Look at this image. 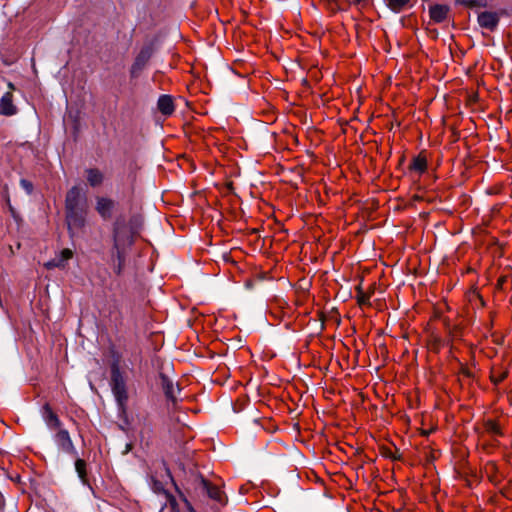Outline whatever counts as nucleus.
<instances>
[{
	"mask_svg": "<svg viewBox=\"0 0 512 512\" xmlns=\"http://www.w3.org/2000/svg\"><path fill=\"white\" fill-rule=\"evenodd\" d=\"M157 107L163 115H172L175 110L173 98L170 95H161L157 101Z\"/></svg>",
	"mask_w": 512,
	"mask_h": 512,
	"instance_id": "1a4fd4ad",
	"label": "nucleus"
},
{
	"mask_svg": "<svg viewBox=\"0 0 512 512\" xmlns=\"http://www.w3.org/2000/svg\"><path fill=\"white\" fill-rule=\"evenodd\" d=\"M111 388L119 408L124 411L128 401L125 380L117 367L111 371Z\"/></svg>",
	"mask_w": 512,
	"mask_h": 512,
	"instance_id": "f257e3e1",
	"label": "nucleus"
},
{
	"mask_svg": "<svg viewBox=\"0 0 512 512\" xmlns=\"http://www.w3.org/2000/svg\"><path fill=\"white\" fill-rule=\"evenodd\" d=\"M410 169L411 170H414L420 174H422L423 172H425V170L427 169V160L425 157L421 156V155H418L417 157H415L412 161V163L410 164Z\"/></svg>",
	"mask_w": 512,
	"mask_h": 512,
	"instance_id": "dca6fc26",
	"label": "nucleus"
},
{
	"mask_svg": "<svg viewBox=\"0 0 512 512\" xmlns=\"http://www.w3.org/2000/svg\"><path fill=\"white\" fill-rule=\"evenodd\" d=\"M114 207L115 202L112 199L107 197H97L95 209L104 220H108L112 217Z\"/></svg>",
	"mask_w": 512,
	"mask_h": 512,
	"instance_id": "423d86ee",
	"label": "nucleus"
},
{
	"mask_svg": "<svg viewBox=\"0 0 512 512\" xmlns=\"http://www.w3.org/2000/svg\"><path fill=\"white\" fill-rule=\"evenodd\" d=\"M117 225L120 228L121 238H122V241L125 243V246L131 245L133 242L132 235L119 222L115 223L114 229L116 228Z\"/></svg>",
	"mask_w": 512,
	"mask_h": 512,
	"instance_id": "6ab92c4d",
	"label": "nucleus"
},
{
	"mask_svg": "<svg viewBox=\"0 0 512 512\" xmlns=\"http://www.w3.org/2000/svg\"><path fill=\"white\" fill-rule=\"evenodd\" d=\"M357 302L359 305H367L369 304V298L370 296L366 293H364L361 288H357Z\"/></svg>",
	"mask_w": 512,
	"mask_h": 512,
	"instance_id": "412c9836",
	"label": "nucleus"
},
{
	"mask_svg": "<svg viewBox=\"0 0 512 512\" xmlns=\"http://www.w3.org/2000/svg\"><path fill=\"white\" fill-rule=\"evenodd\" d=\"M20 185L28 194L32 193V191H33V184L30 181H28L26 179H21L20 180Z\"/></svg>",
	"mask_w": 512,
	"mask_h": 512,
	"instance_id": "393cba45",
	"label": "nucleus"
},
{
	"mask_svg": "<svg viewBox=\"0 0 512 512\" xmlns=\"http://www.w3.org/2000/svg\"><path fill=\"white\" fill-rule=\"evenodd\" d=\"M8 88L10 89V91L12 92L13 90H15V86L13 85V83L9 82L8 83Z\"/></svg>",
	"mask_w": 512,
	"mask_h": 512,
	"instance_id": "bb28decb",
	"label": "nucleus"
},
{
	"mask_svg": "<svg viewBox=\"0 0 512 512\" xmlns=\"http://www.w3.org/2000/svg\"><path fill=\"white\" fill-rule=\"evenodd\" d=\"M508 375L507 371H493L491 374V380L494 382V384H499L502 382Z\"/></svg>",
	"mask_w": 512,
	"mask_h": 512,
	"instance_id": "aec40b11",
	"label": "nucleus"
},
{
	"mask_svg": "<svg viewBox=\"0 0 512 512\" xmlns=\"http://www.w3.org/2000/svg\"><path fill=\"white\" fill-rule=\"evenodd\" d=\"M125 243L122 241L120 228L117 225L114 232V249L116 250L117 264L114 266V272L120 275L125 266V256L123 248Z\"/></svg>",
	"mask_w": 512,
	"mask_h": 512,
	"instance_id": "f03ea898",
	"label": "nucleus"
},
{
	"mask_svg": "<svg viewBox=\"0 0 512 512\" xmlns=\"http://www.w3.org/2000/svg\"><path fill=\"white\" fill-rule=\"evenodd\" d=\"M199 489L202 492L207 493L209 498L215 500L219 504L223 505L226 503V497L223 492L219 489V487L212 485L209 481L201 478L199 481Z\"/></svg>",
	"mask_w": 512,
	"mask_h": 512,
	"instance_id": "20e7f679",
	"label": "nucleus"
},
{
	"mask_svg": "<svg viewBox=\"0 0 512 512\" xmlns=\"http://www.w3.org/2000/svg\"><path fill=\"white\" fill-rule=\"evenodd\" d=\"M485 428L488 432L492 433V434H499L500 433V428L498 426V424L494 421H487L485 423Z\"/></svg>",
	"mask_w": 512,
	"mask_h": 512,
	"instance_id": "5701e85b",
	"label": "nucleus"
},
{
	"mask_svg": "<svg viewBox=\"0 0 512 512\" xmlns=\"http://www.w3.org/2000/svg\"><path fill=\"white\" fill-rule=\"evenodd\" d=\"M80 199V189L78 187H72L66 195L65 209L73 211L78 209Z\"/></svg>",
	"mask_w": 512,
	"mask_h": 512,
	"instance_id": "9b49d317",
	"label": "nucleus"
},
{
	"mask_svg": "<svg viewBox=\"0 0 512 512\" xmlns=\"http://www.w3.org/2000/svg\"><path fill=\"white\" fill-rule=\"evenodd\" d=\"M153 54V49L150 46L144 47L140 50L138 55L136 56L134 63L131 66V74L132 76H137L147 65L151 56Z\"/></svg>",
	"mask_w": 512,
	"mask_h": 512,
	"instance_id": "7ed1b4c3",
	"label": "nucleus"
},
{
	"mask_svg": "<svg viewBox=\"0 0 512 512\" xmlns=\"http://www.w3.org/2000/svg\"><path fill=\"white\" fill-rule=\"evenodd\" d=\"M457 2L459 4H462V5L467 6V7L480 6V1L479 0H457Z\"/></svg>",
	"mask_w": 512,
	"mask_h": 512,
	"instance_id": "a878e982",
	"label": "nucleus"
},
{
	"mask_svg": "<svg viewBox=\"0 0 512 512\" xmlns=\"http://www.w3.org/2000/svg\"><path fill=\"white\" fill-rule=\"evenodd\" d=\"M388 7L394 12L402 11L410 2V0H386Z\"/></svg>",
	"mask_w": 512,
	"mask_h": 512,
	"instance_id": "a211bd4d",
	"label": "nucleus"
},
{
	"mask_svg": "<svg viewBox=\"0 0 512 512\" xmlns=\"http://www.w3.org/2000/svg\"><path fill=\"white\" fill-rule=\"evenodd\" d=\"M43 418L51 429H59L60 428V420L58 416L53 412L52 408L49 404H45L43 407Z\"/></svg>",
	"mask_w": 512,
	"mask_h": 512,
	"instance_id": "f8f14e48",
	"label": "nucleus"
},
{
	"mask_svg": "<svg viewBox=\"0 0 512 512\" xmlns=\"http://www.w3.org/2000/svg\"><path fill=\"white\" fill-rule=\"evenodd\" d=\"M478 23L483 28L494 30L499 23V15L496 12L484 11L478 15Z\"/></svg>",
	"mask_w": 512,
	"mask_h": 512,
	"instance_id": "0eeeda50",
	"label": "nucleus"
},
{
	"mask_svg": "<svg viewBox=\"0 0 512 512\" xmlns=\"http://www.w3.org/2000/svg\"><path fill=\"white\" fill-rule=\"evenodd\" d=\"M448 12L449 7L440 4L433 5L429 9L430 18L436 23L443 22L447 18Z\"/></svg>",
	"mask_w": 512,
	"mask_h": 512,
	"instance_id": "9d476101",
	"label": "nucleus"
},
{
	"mask_svg": "<svg viewBox=\"0 0 512 512\" xmlns=\"http://www.w3.org/2000/svg\"><path fill=\"white\" fill-rule=\"evenodd\" d=\"M161 379H162L163 390L165 392L166 397L169 398L171 401L175 402L176 401L175 394H176V392H179V388L174 387L173 383L166 376H162Z\"/></svg>",
	"mask_w": 512,
	"mask_h": 512,
	"instance_id": "2eb2a0df",
	"label": "nucleus"
},
{
	"mask_svg": "<svg viewBox=\"0 0 512 512\" xmlns=\"http://www.w3.org/2000/svg\"><path fill=\"white\" fill-rule=\"evenodd\" d=\"M55 442L62 451L69 454H76V449L67 430L59 429L55 434Z\"/></svg>",
	"mask_w": 512,
	"mask_h": 512,
	"instance_id": "39448f33",
	"label": "nucleus"
},
{
	"mask_svg": "<svg viewBox=\"0 0 512 512\" xmlns=\"http://www.w3.org/2000/svg\"><path fill=\"white\" fill-rule=\"evenodd\" d=\"M74 253L71 249L65 248L60 252L59 257L57 258L58 261H62V263H66L68 260H70L73 257Z\"/></svg>",
	"mask_w": 512,
	"mask_h": 512,
	"instance_id": "4be33fe9",
	"label": "nucleus"
},
{
	"mask_svg": "<svg viewBox=\"0 0 512 512\" xmlns=\"http://www.w3.org/2000/svg\"><path fill=\"white\" fill-rule=\"evenodd\" d=\"M45 267L48 269L52 268H64V263L62 261H58L57 258L52 259L51 261L45 264Z\"/></svg>",
	"mask_w": 512,
	"mask_h": 512,
	"instance_id": "b1692460",
	"label": "nucleus"
},
{
	"mask_svg": "<svg viewBox=\"0 0 512 512\" xmlns=\"http://www.w3.org/2000/svg\"><path fill=\"white\" fill-rule=\"evenodd\" d=\"M86 178L90 186L97 187L102 184L104 175L99 169L91 168L86 170Z\"/></svg>",
	"mask_w": 512,
	"mask_h": 512,
	"instance_id": "ddd939ff",
	"label": "nucleus"
},
{
	"mask_svg": "<svg viewBox=\"0 0 512 512\" xmlns=\"http://www.w3.org/2000/svg\"><path fill=\"white\" fill-rule=\"evenodd\" d=\"M75 470L83 484H88L86 462L83 459L75 461Z\"/></svg>",
	"mask_w": 512,
	"mask_h": 512,
	"instance_id": "f3484780",
	"label": "nucleus"
},
{
	"mask_svg": "<svg viewBox=\"0 0 512 512\" xmlns=\"http://www.w3.org/2000/svg\"><path fill=\"white\" fill-rule=\"evenodd\" d=\"M66 219L69 227L73 226L78 228L84 225V218L79 213V209L73 211L66 210Z\"/></svg>",
	"mask_w": 512,
	"mask_h": 512,
	"instance_id": "4468645a",
	"label": "nucleus"
},
{
	"mask_svg": "<svg viewBox=\"0 0 512 512\" xmlns=\"http://www.w3.org/2000/svg\"><path fill=\"white\" fill-rule=\"evenodd\" d=\"M16 112L17 108L13 103V93L8 91L0 99V115L12 116Z\"/></svg>",
	"mask_w": 512,
	"mask_h": 512,
	"instance_id": "6e6552de",
	"label": "nucleus"
}]
</instances>
